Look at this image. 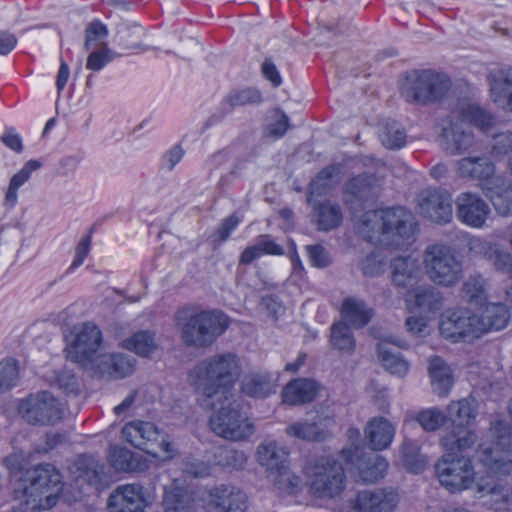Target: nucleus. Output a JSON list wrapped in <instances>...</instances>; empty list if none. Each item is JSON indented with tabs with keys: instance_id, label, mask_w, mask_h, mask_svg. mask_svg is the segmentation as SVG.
Segmentation results:
<instances>
[{
	"instance_id": "f257e3e1",
	"label": "nucleus",
	"mask_w": 512,
	"mask_h": 512,
	"mask_svg": "<svg viewBox=\"0 0 512 512\" xmlns=\"http://www.w3.org/2000/svg\"><path fill=\"white\" fill-rule=\"evenodd\" d=\"M241 372L236 354H215L200 361L189 373L190 385L198 394L201 407H212L217 401L234 395V385Z\"/></svg>"
},
{
	"instance_id": "f03ea898",
	"label": "nucleus",
	"mask_w": 512,
	"mask_h": 512,
	"mask_svg": "<svg viewBox=\"0 0 512 512\" xmlns=\"http://www.w3.org/2000/svg\"><path fill=\"white\" fill-rule=\"evenodd\" d=\"M414 216L403 207L368 211L362 216L359 233L376 246L401 247L415 232Z\"/></svg>"
},
{
	"instance_id": "7ed1b4c3",
	"label": "nucleus",
	"mask_w": 512,
	"mask_h": 512,
	"mask_svg": "<svg viewBox=\"0 0 512 512\" xmlns=\"http://www.w3.org/2000/svg\"><path fill=\"white\" fill-rule=\"evenodd\" d=\"M174 321L183 344L197 349L210 347L230 325L229 317L216 309L181 308L176 311Z\"/></svg>"
},
{
	"instance_id": "20e7f679",
	"label": "nucleus",
	"mask_w": 512,
	"mask_h": 512,
	"mask_svg": "<svg viewBox=\"0 0 512 512\" xmlns=\"http://www.w3.org/2000/svg\"><path fill=\"white\" fill-rule=\"evenodd\" d=\"M308 492L319 499H333L345 489L346 474L340 461L321 456L305 468Z\"/></svg>"
},
{
	"instance_id": "39448f33",
	"label": "nucleus",
	"mask_w": 512,
	"mask_h": 512,
	"mask_svg": "<svg viewBox=\"0 0 512 512\" xmlns=\"http://www.w3.org/2000/svg\"><path fill=\"white\" fill-rule=\"evenodd\" d=\"M23 494L30 510H46L56 505L62 490L61 475L51 464H40L26 473Z\"/></svg>"
},
{
	"instance_id": "423d86ee",
	"label": "nucleus",
	"mask_w": 512,
	"mask_h": 512,
	"mask_svg": "<svg viewBox=\"0 0 512 512\" xmlns=\"http://www.w3.org/2000/svg\"><path fill=\"white\" fill-rule=\"evenodd\" d=\"M213 410L209 419L211 430L219 437L230 441H243L255 432L254 424L241 412L239 402L230 395L227 400H220L212 407H203Z\"/></svg>"
},
{
	"instance_id": "0eeeda50",
	"label": "nucleus",
	"mask_w": 512,
	"mask_h": 512,
	"mask_svg": "<svg viewBox=\"0 0 512 512\" xmlns=\"http://www.w3.org/2000/svg\"><path fill=\"white\" fill-rule=\"evenodd\" d=\"M423 266L430 281L453 287L463 278V263L455 250L442 243L428 245L423 252Z\"/></svg>"
},
{
	"instance_id": "6e6552de",
	"label": "nucleus",
	"mask_w": 512,
	"mask_h": 512,
	"mask_svg": "<svg viewBox=\"0 0 512 512\" xmlns=\"http://www.w3.org/2000/svg\"><path fill=\"white\" fill-rule=\"evenodd\" d=\"M451 79L433 70L414 71L407 76L401 95L408 103L430 104L444 98L451 88Z\"/></svg>"
},
{
	"instance_id": "1a4fd4ad",
	"label": "nucleus",
	"mask_w": 512,
	"mask_h": 512,
	"mask_svg": "<svg viewBox=\"0 0 512 512\" xmlns=\"http://www.w3.org/2000/svg\"><path fill=\"white\" fill-rule=\"evenodd\" d=\"M18 412L30 425L49 426L63 418L64 409L53 394L41 391L22 399L18 405Z\"/></svg>"
},
{
	"instance_id": "9d476101",
	"label": "nucleus",
	"mask_w": 512,
	"mask_h": 512,
	"mask_svg": "<svg viewBox=\"0 0 512 512\" xmlns=\"http://www.w3.org/2000/svg\"><path fill=\"white\" fill-rule=\"evenodd\" d=\"M122 435L135 448L153 456H159L161 451L167 456L174 452L172 444L166 441L163 433L151 422L131 421L123 427Z\"/></svg>"
},
{
	"instance_id": "9b49d317",
	"label": "nucleus",
	"mask_w": 512,
	"mask_h": 512,
	"mask_svg": "<svg viewBox=\"0 0 512 512\" xmlns=\"http://www.w3.org/2000/svg\"><path fill=\"white\" fill-rule=\"evenodd\" d=\"M436 472L442 486L452 493L469 489L475 482V471L468 457L441 458Z\"/></svg>"
},
{
	"instance_id": "f8f14e48",
	"label": "nucleus",
	"mask_w": 512,
	"mask_h": 512,
	"mask_svg": "<svg viewBox=\"0 0 512 512\" xmlns=\"http://www.w3.org/2000/svg\"><path fill=\"white\" fill-rule=\"evenodd\" d=\"M479 317L469 310L458 309L448 312L440 322V333L446 339L453 341L472 340L481 336Z\"/></svg>"
},
{
	"instance_id": "ddd939ff",
	"label": "nucleus",
	"mask_w": 512,
	"mask_h": 512,
	"mask_svg": "<svg viewBox=\"0 0 512 512\" xmlns=\"http://www.w3.org/2000/svg\"><path fill=\"white\" fill-rule=\"evenodd\" d=\"M102 344V333L93 323H83L75 334V339L67 349V358L73 362L86 365L99 361L96 353Z\"/></svg>"
},
{
	"instance_id": "4468645a",
	"label": "nucleus",
	"mask_w": 512,
	"mask_h": 512,
	"mask_svg": "<svg viewBox=\"0 0 512 512\" xmlns=\"http://www.w3.org/2000/svg\"><path fill=\"white\" fill-rule=\"evenodd\" d=\"M419 212L425 218L438 224L449 223L452 219V198L442 188H426L417 196Z\"/></svg>"
},
{
	"instance_id": "2eb2a0df",
	"label": "nucleus",
	"mask_w": 512,
	"mask_h": 512,
	"mask_svg": "<svg viewBox=\"0 0 512 512\" xmlns=\"http://www.w3.org/2000/svg\"><path fill=\"white\" fill-rule=\"evenodd\" d=\"M512 418V400L509 403ZM479 462L495 474H506L512 469V444L501 436L494 445L480 444L476 451Z\"/></svg>"
},
{
	"instance_id": "dca6fc26",
	"label": "nucleus",
	"mask_w": 512,
	"mask_h": 512,
	"mask_svg": "<svg viewBox=\"0 0 512 512\" xmlns=\"http://www.w3.org/2000/svg\"><path fill=\"white\" fill-rule=\"evenodd\" d=\"M474 144V135L466 127L463 120L453 115L444 120L440 145L450 155H459L467 151Z\"/></svg>"
},
{
	"instance_id": "f3484780",
	"label": "nucleus",
	"mask_w": 512,
	"mask_h": 512,
	"mask_svg": "<svg viewBox=\"0 0 512 512\" xmlns=\"http://www.w3.org/2000/svg\"><path fill=\"white\" fill-rule=\"evenodd\" d=\"M397 503L398 494L393 489L363 490L350 500L349 512H392Z\"/></svg>"
},
{
	"instance_id": "a211bd4d",
	"label": "nucleus",
	"mask_w": 512,
	"mask_h": 512,
	"mask_svg": "<svg viewBox=\"0 0 512 512\" xmlns=\"http://www.w3.org/2000/svg\"><path fill=\"white\" fill-rule=\"evenodd\" d=\"M455 205L457 218L472 228L483 227L490 214L489 205L477 193H460L455 200Z\"/></svg>"
},
{
	"instance_id": "6ab92c4d",
	"label": "nucleus",
	"mask_w": 512,
	"mask_h": 512,
	"mask_svg": "<svg viewBox=\"0 0 512 512\" xmlns=\"http://www.w3.org/2000/svg\"><path fill=\"white\" fill-rule=\"evenodd\" d=\"M208 504L217 512H244L247 496L233 485L221 484L209 490Z\"/></svg>"
},
{
	"instance_id": "aec40b11",
	"label": "nucleus",
	"mask_w": 512,
	"mask_h": 512,
	"mask_svg": "<svg viewBox=\"0 0 512 512\" xmlns=\"http://www.w3.org/2000/svg\"><path fill=\"white\" fill-rule=\"evenodd\" d=\"M477 440V434L471 427L463 425L450 426L440 439V444L445 451L442 458L464 457L462 453L471 449Z\"/></svg>"
},
{
	"instance_id": "412c9836",
	"label": "nucleus",
	"mask_w": 512,
	"mask_h": 512,
	"mask_svg": "<svg viewBox=\"0 0 512 512\" xmlns=\"http://www.w3.org/2000/svg\"><path fill=\"white\" fill-rule=\"evenodd\" d=\"M476 495L487 498L485 504L495 511H506L512 504L509 487L492 476L477 481Z\"/></svg>"
},
{
	"instance_id": "4be33fe9",
	"label": "nucleus",
	"mask_w": 512,
	"mask_h": 512,
	"mask_svg": "<svg viewBox=\"0 0 512 512\" xmlns=\"http://www.w3.org/2000/svg\"><path fill=\"white\" fill-rule=\"evenodd\" d=\"M109 512H144L143 488L139 484H126L117 487L107 503Z\"/></svg>"
},
{
	"instance_id": "5701e85b",
	"label": "nucleus",
	"mask_w": 512,
	"mask_h": 512,
	"mask_svg": "<svg viewBox=\"0 0 512 512\" xmlns=\"http://www.w3.org/2000/svg\"><path fill=\"white\" fill-rule=\"evenodd\" d=\"M487 81L492 101L505 111L512 112V67L491 70Z\"/></svg>"
},
{
	"instance_id": "b1692460",
	"label": "nucleus",
	"mask_w": 512,
	"mask_h": 512,
	"mask_svg": "<svg viewBox=\"0 0 512 512\" xmlns=\"http://www.w3.org/2000/svg\"><path fill=\"white\" fill-rule=\"evenodd\" d=\"M334 423L331 415H317L312 421L295 422L286 427L288 436L305 441H323L330 436L328 427Z\"/></svg>"
},
{
	"instance_id": "393cba45",
	"label": "nucleus",
	"mask_w": 512,
	"mask_h": 512,
	"mask_svg": "<svg viewBox=\"0 0 512 512\" xmlns=\"http://www.w3.org/2000/svg\"><path fill=\"white\" fill-rule=\"evenodd\" d=\"M161 505L164 512H193L195 498L182 482L174 479L164 486Z\"/></svg>"
},
{
	"instance_id": "a878e982",
	"label": "nucleus",
	"mask_w": 512,
	"mask_h": 512,
	"mask_svg": "<svg viewBox=\"0 0 512 512\" xmlns=\"http://www.w3.org/2000/svg\"><path fill=\"white\" fill-rule=\"evenodd\" d=\"M390 267L392 283L399 288L412 287L421 278L419 261L410 255L394 258Z\"/></svg>"
},
{
	"instance_id": "bb28decb",
	"label": "nucleus",
	"mask_w": 512,
	"mask_h": 512,
	"mask_svg": "<svg viewBox=\"0 0 512 512\" xmlns=\"http://www.w3.org/2000/svg\"><path fill=\"white\" fill-rule=\"evenodd\" d=\"M277 377L265 371H251L241 380V391L253 398H265L275 393Z\"/></svg>"
},
{
	"instance_id": "cd10ccee",
	"label": "nucleus",
	"mask_w": 512,
	"mask_h": 512,
	"mask_svg": "<svg viewBox=\"0 0 512 512\" xmlns=\"http://www.w3.org/2000/svg\"><path fill=\"white\" fill-rule=\"evenodd\" d=\"M469 249L482 254L485 259L492 263L496 270L512 278V254L502 250L498 245L480 238L472 239L469 242Z\"/></svg>"
},
{
	"instance_id": "c85d7f7f",
	"label": "nucleus",
	"mask_w": 512,
	"mask_h": 512,
	"mask_svg": "<svg viewBox=\"0 0 512 512\" xmlns=\"http://www.w3.org/2000/svg\"><path fill=\"white\" fill-rule=\"evenodd\" d=\"M319 391L318 383L309 378H298L290 381L282 391V399L290 406L312 402Z\"/></svg>"
},
{
	"instance_id": "c756f323",
	"label": "nucleus",
	"mask_w": 512,
	"mask_h": 512,
	"mask_svg": "<svg viewBox=\"0 0 512 512\" xmlns=\"http://www.w3.org/2000/svg\"><path fill=\"white\" fill-rule=\"evenodd\" d=\"M390 344L401 348L407 347V344L404 341L395 342L389 339L380 342L377 346L378 357L385 369L391 374L402 378L407 375L410 364L403 355L400 352H396Z\"/></svg>"
},
{
	"instance_id": "7c9ffc66",
	"label": "nucleus",
	"mask_w": 512,
	"mask_h": 512,
	"mask_svg": "<svg viewBox=\"0 0 512 512\" xmlns=\"http://www.w3.org/2000/svg\"><path fill=\"white\" fill-rule=\"evenodd\" d=\"M456 172L462 178L475 180H491L495 166L485 156L464 157L456 162Z\"/></svg>"
},
{
	"instance_id": "2f4dec72",
	"label": "nucleus",
	"mask_w": 512,
	"mask_h": 512,
	"mask_svg": "<svg viewBox=\"0 0 512 512\" xmlns=\"http://www.w3.org/2000/svg\"><path fill=\"white\" fill-rule=\"evenodd\" d=\"M395 435V427L384 417L371 419L365 428V436L373 450L381 451L389 447Z\"/></svg>"
},
{
	"instance_id": "473e14b6",
	"label": "nucleus",
	"mask_w": 512,
	"mask_h": 512,
	"mask_svg": "<svg viewBox=\"0 0 512 512\" xmlns=\"http://www.w3.org/2000/svg\"><path fill=\"white\" fill-rule=\"evenodd\" d=\"M96 365L102 375L108 374L114 378H124L134 372L136 360L125 354L101 355Z\"/></svg>"
},
{
	"instance_id": "72a5a7b5",
	"label": "nucleus",
	"mask_w": 512,
	"mask_h": 512,
	"mask_svg": "<svg viewBox=\"0 0 512 512\" xmlns=\"http://www.w3.org/2000/svg\"><path fill=\"white\" fill-rule=\"evenodd\" d=\"M489 197L495 210L501 215H508L512 211V183L501 177H494L486 186Z\"/></svg>"
},
{
	"instance_id": "f704fd0d",
	"label": "nucleus",
	"mask_w": 512,
	"mask_h": 512,
	"mask_svg": "<svg viewBox=\"0 0 512 512\" xmlns=\"http://www.w3.org/2000/svg\"><path fill=\"white\" fill-rule=\"evenodd\" d=\"M257 459L269 474L287 466L288 451L275 441L261 443L257 448Z\"/></svg>"
},
{
	"instance_id": "c9c22d12",
	"label": "nucleus",
	"mask_w": 512,
	"mask_h": 512,
	"mask_svg": "<svg viewBox=\"0 0 512 512\" xmlns=\"http://www.w3.org/2000/svg\"><path fill=\"white\" fill-rule=\"evenodd\" d=\"M408 306L419 308L423 311H436L442 306V296L431 286H419L408 291L405 296Z\"/></svg>"
},
{
	"instance_id": "e433bc0d",
	"label": "nucleus",
	"mask_w": 512,
	"mask_h": 512,
	"mask_svg": "<svg viewBox=\"0 0 512 512\" xmlns=\"http://www.w3.org/2000/svg\"><path fill=\"white\" fill-rule=\"evenodd\" d=\"M428 372L433 391L441 397L446 396L453 385V377L449 366L443 359L434 356L429 360Z\"/></svg>"
},
{
	"instance_id": "4c0bfd02",
	"label": "nucleus",
	"mask_w": 512,
	"mask_h": 512,
	"mask_svg": "<svg viewBox=\"0 0 512 512\" xmlns=\"http://www.w3.org/2000/svg\"><path fill=\"white\" fill-rule=\"evenodd\" d=\"M342 316L353 327L362 328L373 317V309L360 299L348 297L342 303Z\"/></svg>"
},
{
	"instance_id": "58836bf2",
	"label": "nucleus",
	"mask_w": 512,
	"mask_h": 512,
	"mask_svg": "<svg viewBox=\"0 0 512 512\" xmlns=\"http://www.w3.org/2000/svg\"><path fill=\"white\" fill-rule=\"evenodd\" d=\"M510 320V313L507 306L502 303H493L486 306L479 323H481V335L489 331L505 328Z\"/></svg>"
},
{
	"instance_id": "ea45409f",
	"label": "nucleus",
	"mask_w": 512,
	"mask_h": 512,
	"mask_svg": "<svg viewBox=\"0 0 512 512\" xmlns=\"http://www.w3.org/2000/svg\"><path fill=\"white\" fill-rule=\"evenodd\" d=\"M109 461L116 471L135 472L146 468L145 461L138 454L132 453L123 447H112L109 453Z\"/></svg>"
},
{
	"instance_id": "a19ab883",
	"label": "nucleus",
	"mask_w": 512,
	"mask_h": 512,
	"mask_svg": "<svg viewBox=\"0 0 512 512\" xmlns=\"http://www.w3.org/2000/svg\"><path fill=\"white\" fill-rule=\"evenodd\" d=\"M447 418L453 425L471 427L472 421L477 416L476 402L474 399L464 398L451 402L447 407Z\"/></svg>"
},
{
	"instance_id": "79ce46f5",
	"label": "nucleus",
	"mask_w": 512,
	"mask_h": 512,
	"mask_svg": "<svg viewBox=\"0 0 512 512\" xmlns=\"http://www.w3.org/2000/svg\"><path fill=\"white\" fill-rule=\"evenodd\" d=\"M459 116L463 121H469L483 132L489 131L494 124V116L477 103L462 105Z\"/></svg>"
},
{
	"instance_id": "37998d69",
	"label": "nucleus",
	"mask_w": 512,
	"mask_h": 512,
	"mask_svg": "<svg viewBox=\"0 0 512 512\" xmlns=\"http://www.w3.org/2000/svg\"><path fill=\"white\" fill-rule=\"evenodd\" d=\"M314 210L319 230H332L338 227L342 221V212L338 204L325 201L315 205Z\"/></svg>"
},
{
	"instance_id": "c03bdc74",
	"label": "nucleus",
	"mask_w": 512,
	"mask_h": 512,
	"mask_svg": "<svg viewBox=\"0 0 512 512\" xmlns=\"http://www.w3.org/2000/svg\"><path fill=\"white\" fill-rule=\"evenodd\" d=\"M388 462L382 456L373 454L358 466L359 477L363 482L374 483L384 477Z\"/></svg>"
},
{
	"instance_id": "a18cd8bd",
	"label": "nucleus",
	"mask_w": 512,
	"mask_h": 512,
	"mask_svg": "<svg viewBox=\"0 0 512 512\" xmlns=\"http://www.w3.org/2000/svg\"><path fill=\"white\" fill-rule=\"evenodd\" d=\"M344 195L346 202L368 200L373 196L372 178L359 175L350 179L344 186Z\"/></svg>"
},
{
	"instance_id": "49530a36",
	"label": "nucleus",
	"mask_w": 512,
	"mask_h": 512,
	"mask_svg": "<svg viewBox=\"0 0 512 512\" xmlns=\"http://www.w3.org/2000/svg\"><path fill=\"white\" fill-rule=\"evenodd\" d=\"M124 348L146 357L157 349L155 333L149 330L138 331L124 340Z\"/></svg>"
},
{
	"instance_id": "de8ad7c7",
	"label": "nucleus",
	"mask_w": 512,
	"mask_h": 512,
	"mask_svg": "<svg viewBox=\"0 0 512 512\" xmlns=\"http://www.w3.org/2000/svg\"><path fill=\"white\" fill-rule=\"evenodd\" d=\"M343 166L340 163L328 165L322 169L311 184V193L321 195L336 185L340 178L334 180L342 172Z\"/></svg>"
},
{
	"instance_id": "09e8293b",
	"label": "nucleus",
	"mask_w": 512,
	"mask_h": 512,
	"mask_svg": "<svg viewBox=\"0 0 512 512\" xmlns=\"http://www.w3.org/2000/svg\"><path fill=\"white\" fill-rule=\"evenodd\" d=\"M331 344L335 349L343 353H353L355 340L350 327L346 323L339 322L332 325Z\"/></svg>"
},
{
	"instance_id": "8fccbe9b",
	"label": "nucleus",
	"mask_w": 512,
	"mask_h": 512,
	"mask_svg": "<svg viewBox=\"0 0 512 512\" xmlns=\"http://www.w3.org/2000/svg\"><path fill=\"white\" fill-rule=\"evenodd\" d=\"M379 138L388 149H399L405 145L406 133L400 124L389 121L383 125Z\"/></svg>"
},
{
	"instance_id": "3c124183",
	"label": "nucleus",
	"mask_w": 512,
	"mask_h": 512,
	"mask_svg": "<svg viewBox=\"0 0 512 512\" xmlns=\"http://www.w3.org/2000/svg\"><path fill=\"white\" fill-rule=\"evenodd\" d=\"M277 489L283 493L295 494L300 489L301 479L293 474L288 466L268 475Z\"/></svg>"
},
{
	"instance_id": "603ef678",
	"label": "nucleus",
	"mask_w": 512,
	"mask_h": 512,
	"mask_svg": "<svg viewBox=\"0 0 512 512\" xmlns=\"http://www.w3.org/2000/svg\"><path fill=\"white\" fill-rule=\"evenodd\" d=\"M414 419L424 431L434 432L446 422L447 416L439 408L432 407L419 411Z\"/></svg>"
},
{
	"instance_id": "864d4df0",
	"label": "nucleus",
	"mask_w": 512,
	"mask_h": 512,
	"mask_svg": "<svg viewBox=\"0 0 512 512\" xmlns=\"http://www.w3.org/2000/svg\"><path fill=\"white\" fill-rule=\"evenodd\" d=\"M108 36L107 27L99 20H93L88 23L85 29L84 49L91 50L98 47L106 46L104 40Z\"/></svg>"
},
{
	"instance_id": "5fc2aeb1",
	"label": "nucleus",
	"mask_w": 512,
	"mask_h": 512,
	"mask_svg": "<svg viewBox=\"0 0 512 512\" xmlns=\"http://www.w3.org/2000/svg\"><path fill=\"white\" fill-rule=\"evenodd\" d=\"M215 461L222 467L241 469L246 464L247 457L243 451L221 447L215 453Z\"/></svg>"
},
{
	"instance_id": "6e6d98bb",
	"label": "nucleus",
	"mask_w": 512,
	"mask_h": 512,
	"mask_svg": "<svg viewBox=\"0 0 512 512\" xmlns=\"http://www.w3.org/2000/svg\"><path fill=\"white\" fill-rule=\"evenodd\" d=\"M490 155L495 160H501L512 152V132L504 131L492 136Z\"/></svg>"
},
{
	"instance_id": "4d7b16f0",
	"label": "nucleus",
	"mask_w": 512,
	"mask_h": 512,
	"mask_svg": "<svg viewBox=\"0 0 512 512\" xmlns=\"http://www.w3.org/2000/svg\"><path fill=\"white\" fill-rule=\"evenodd\" d=\"M19 379V370L16 362L6 359L0 362V393L14 387Z\"/></svg>"
},
{
	"instance_id": "13d9d810",
	"label": "nucleus",
	"mask_w": 512,
	"mask_h": 512,
	"mask_svg": "<svg viewBox=\"0 0 512 512\" xmlns=\"http://www.w3.org/2000/svg\"><path fill=\"white\" fill-rule=\"evenodd\" d=\"M262 97L259 90L254 88H245L231 92L225 99V102L231 107L244 106L261 102Z\"/></svg>"
},
{
	"instance_id": "bf43d9fd",
	"label": "nucleus",
	"mask_w": 512,
	"mask_h": 512,
	"mask_svg": "<svg viewBox=\"0 0 512 512\" xmlns=\"http://www.w3.org/2000/svg\"><path fill=\"white\" fill-rule=\"evenodd\" d=\"M78 470L81 471L83 477L90 484H97L101 481L103 474V465L93 458H83L78 462Z\"/></svg>"
},
{
	"instance_id": "052dcab7",
	"label": "nucleus",
	"mask_w": 512,
	"mask_h": 512,
	"mask_svg": "<svg viewBox=\"0 0 512 512\" xmlns=\"http://www.w3.org/2000/svg\"><path fill=\"white\" fill-rule=\"evenodd\" d=\"M51 384L69 396H77L80 391L78 379L69 371L58 372Z\"/></svg>"
},
{
	"instance_id": "680f3d73",
	"label": "nucleus",
	"mask_w": 512,
	"mask_h": 512,
	"mask_svg": "<svg viewBox=\"0 0 512 512\" xmlns=\"http://www.w3.org/2000/svg\"><path fill=\"white\" fill-rule=\"evenodd\" d=\"M113 58V52L107 46H103L102 48L97 49L89 54L86 67L92 71H99L106 64L111 62Z\"/></svg>"
},
{
	"instance_id": "e2e57ef3",
	"label": "nucleus",
	"mask_w": 512,
	"mask_h": 512,
	"mask_svg": "<svg viewBox=\"0 0 512 512\" xmlns=\"http://www.w3.org/2000/svg\"><path fill=\"white\" fill-rule=\"evenodd\" d=\"M306 251L309 261L314 267L325 268L332 263L328 251L320 244L307 245Z\"/></svg>"
},
{
	"instance_id": "0e129e2a",
	"label": "nucleus",
	"mask_w": 512,
	"mask_h": 512,
	"mask_svg": "<svg viewBox=\"0 0 512 512\" xmlns=\"http://www.w3.org/2000/svg\"><path fill=\"white\" fill-rule=\"evenodd\" d=\"M275 116V121L271 122L266 127L264 134L266 137L278 139L284 136L286 133L289 125V118L284 112L280 110H276Z\"/></svg>"
},
{
	"instance_id": "69168bd1",
	"label": "nucleus",
	"mask_w": 512,
	"mask_h": 512,
	"mask_svg": "<svg viewBox=\"0 0 512 512\" xmlns=\"http://www.w3.org/2000/svg\"><path fill=\"white\" fill-rule=\"evenodd\" d=\"M385 262L378 255L372 253L361 262L362 273L367 277H376L384 273Z\"/></svg>"
},
{
	"instance_id": "338daca9",
	"label": "nucleus",
	"mask_w": 512,
	"mask_h": 512,
	"mask_svg": "<svg viewBox=\"0 0 512 512\" xmlns=\"http://www.w3.org/2000/svg\"><path fill=\"white\" fill-rule=\"evenodd\" d=\"M485 281L480 275H471L463 284V293L470 300L481 298Z\"/></svg>"
},
{
	"instance_id": "774afa93",
	"label": "nucleus",
	"mask_w": 512,
	"mask_h": 512,
	"mask_svg": "<svg viewBox=\"0 0 512 512\" xmlns=\"http://www.w3.org/2000/svg\"><path fill=\"white\" fill-rule=\"evenodd\" d=\"M41 166L40 161L29 160L24 167L11 178L9 185L15 188L21 187L30 178L31 173L38 170Z\"/></svg>"
}]
</instances>
